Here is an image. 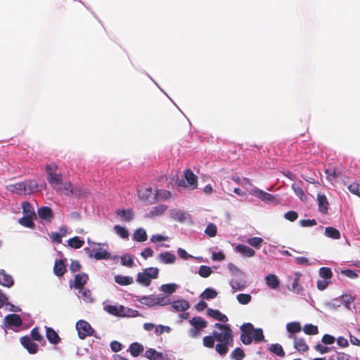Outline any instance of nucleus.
Wrapping results in <instances>:
<instances>
[{"instance_id":"obj_1","label":"nucleus","mask_w":360,"mask_h":360,"mask_svg":"<svg viewBox=\"0 0 360 360\" xmlns=\"http://www.w3.org/2000/svg\"><path fill=\"white\" fill-rule=\"evenodd\" d=\"M214 327L219 329L220 331L214 330L213 332L214 337L216 340L219 342L225 343H233V331L231 327L228 324H221L217 323L214 324Z\"/></svg>"},{"instance_id":"obj_2","label":"nucleus","mask_w":360,"mask_h":360,"mask_svg":"<svg viewBox=\"0 0 360 360\" xmlns=\"http://www.w3.org/2000/svg\"><path fill=\"white\" fill-rule=\"evenodd\" d=\"M188 323L191 328L188 330V335L193 339L199 338L202 330L207 326V322L201 316H194L188 321Z\"/></svg>"},{"instance_id":"obj_3","label":"nucleus","mask_w":360,"mask_h":360,"mask_svg":"<svg viewBox=\"0 0 360 360\" xmlns=\"http://www.w3.org/2000/svg\"><path fill=\"white\" fill-rule=\"evenodd\" d=\"M57 169L58 165L54 162L46 165L45 167L47 172V180L52 187L63 183V175L56 172Z\"/></svg>"},{"instance_id":"obj_4","label":"nucleus","mask_w":360,"mask_h":360,"mask_svg":"<svg viewBox=\"0 0 360 360\" xmlns=\"http://www.w3.org/2000/svg\"><path fill=\"white\" fill-rule=\"evenodd\" d=\"M184 178V179L178 181L179 186L191 187V189L197 188L198 178L191 169H187L185 170Z\"/></svg>"},{"instance_id":"obj_5","label":"nucleus","mask_w":360,"mask_h":360,"mask_svg":"<svg viewBox=\"0 0 360 360\" xmlns=\"http://www.w3.org/2000/svg\"><path fill=\"white\" fill-rule=\"evenodd\" d=\"M240 340L244 345H250L252 342L254 326L250 323H244L240 326Z\"/></svg>"},{"instance_id":"obj_6","label":"nucleus","mask_w":360,"mask_h":360,"mask_svg":"<svg viewBox=\"0 0 360 360\" xmlns=\"http://www.w3.org/2000/svg\"><path fill=\"white\" fill-rule=\"evenodd\" d=\"M139 301L146 306L153 307L155 305H166L169 303L168 300H166L165 297H160L155 295H150V296H143Z\"/></svg>"},{"instance_id":"obj_7","label":"nucleus","mask_w":360,"mask_h":360,"mask_svg":"<svg viewBox=\"0 0 360 360\" xmlns=\"http://www.w3.org/2000/svg\"><path fill=\"white\" fill-rule=\"evenodd\" d=\"M76 328L78 332V336L82 340L92 335L94 333V329L91 328V325L84 320H80L77 322Z\"/></svg>"},{"instance_id":"obj_8","label":"nucleus","mask_w":360,"mask_h":360,"mask_svg":"<svg viewBox=\"0 0 360 360\" xmlns=\"http://www.w3.org/2000/svg\"><path fill=\"white\" fill-rule=\"evenodd\" d=\"M22 346L27 349L30 354H35L37 352L38 346L33 342L28 336H23L20 338Z\"/></svg>"},{"instance_id":"obj_9","label":"nucleus","mask_w":360,"mask_h":360,"mask_svg":"<svg viewBox=\"0 0 360 360\" xmlns=\"http://www.w3.org/2000/svg\"><path fill=\"white\" fill-rule=\"evenodd\" d=\"M89 279L88 275L85 273L77 274L75 276L73 288L81 289L86 283Z\"/></svg>"},{"instance_id":"obj_10","label":"nucleus","mask_w":360,"mask_h":360,"mask_svg":"<svg viewBox=\"0 0 360 360\" xmlns=\"http://www.w3.org/2000/svg\"><path fill=\"white\" fill-rule=\"evenodd\" d=\"M6 326L19 327L22 325L20 316L16 314H11L5 317Z\"/></svg>"},{"instance_id":"obj_11","label":"nucleus","mask_w":360,"mask_h":360,"mask_svg":"<svg viewBox=\"0 0 360 360\" xmlns=\"http://www.w3.org/2000/svg\"><path fill=\"white\" fill-rule=\"evenodd\" d=\"M26 186L24 182H18L11 184L6 186L8 191L15 193L17 194H26Z\"/></svg>"},{"instance_id":"obj_12","label":"nucleus","mask_w":360,"mask_h":360,"mask_svg":"<svg viewBox=\"0 0 360 360\" xmlns=\"http://www.w3.org/2000/svg\"><path fill=\"white\" fill-rule=\"evenodd\" d=\"M39 217L49 222H51L53 219V214L52 210L49 207L44 206L38 210Z\"/></svg>"},{"instance_id":"obj_13","label":"nucleus","mask_w":360,"mask_h":360,"mask_svg":"<svg viewBox=\"0 0 360 360\" xmlns=\"http://www.w3.org/2000/svg\"><path fill=\"white\" fill-rule=\"evenodd\" d=\"M145 356L150 360H170L169 359L164 356L161 352L151 348L146 351Z\"/></svg>"},{"instance_id":"obj_14","label":"nucleus","mask_w":360,"mask_h":360,"mask_svg":"<svg viewBox=\"0 0 360 360\" xmlns=\"http://www.w3.org/2000/svg\"><path fill=\"white\" fill-rule=\"evenodd\" d=\"M207 314L209 316L213 318L215 320H217L221 322H227L228 321V317L222 314L220 311L218 309H214L212 308H209L207 310Z\"/></svg>"},{"instance_id":"obj_15","label":"nucleus","mask_w":360,"mask_h":360,"mask_svg":"<svg viewBox=\"0 0 360 360\" xmlns=\"http://www.w3.org/2000/svg\"><path fill=\"white\" fill-rule=\"evenodd\" d=\"M230 285L234 292L236 290H243L247 286V282L245 277L240 278H234L230 281Z\"/></svg>"},{"instance_id":"obj_16","label":"nucleus","mask_w":360,"mask_h":360,"mask_svg":"<svg viewBox=\"0 0 360 360\" xmlns=\"http://www.w3.org/2000/svg\"><path fill=\"white\" fill-rule=\"evenodd\" d=\"M67 271L66 266L62 259H56L53 266V273L56 276L60 277Z\"/></svg>"},{"instance_id":"obj_17","label":"nucleus","mask_w":360,"mask_h":360,"mask_svg":"<svg viewBox=\"0 0 360 360\" xmlns=\"http://www.w3.org/2000/svg\"><path fill=\"white\" fill-rule=\"evenodd\" d=\"M317 200L319 205V210L323 214H326L328 210V207L329 205L326 196L323 194L318 193Z\"/></svg>"},{"instance_id":"obj_18","label":"nucleus","mask_w":360,"mask_h":360,"mask_svg":"<svg viewBox=\"0 0 360 360\" xmlns=\"http://www.w3.org/2000/svg\"><path fill=\"white\" fill-rule=\"evenodd\" d=\"M294 340V347L299 352H307L309 349V347L305 342L304 338H299L295 335L290 336Z\"/></svg>"},{"instance_id":"obj_19","label":"nucleus","mask_w":360,"mask_h":360,"mask_svg":"<svg viewBox=\"0 0 360 360\" xmlns=\"http://www.w3.org/2000/svg\"><path fill=\"white\" fill-rule=\"evenodd\" d=\"M235 250L236 252H240L248 257H253L255 255V251L245 245L238 244L235 248Z\"/></svg>"},{"instance_id":"obj_20","label":"nucleus","mask_w":360,"mask_h":360,"mask_svg":"<svg viewBox=\"0 0 360 360\" xmlns=\"http://www.w3.org/2000/svg\"><path fill=\"white\" fill-rule=\"evenodd\" d=\"M159 259L163 264H174L176 257L169 252H165L159 255Z\"/></svg>"},{"instance_id":"obj_21","label":"nucleus","mask_w":360,"mask_h":360,"mask_svg":"<svg viewBox=\"0 0 360 360\" xmlns=\"http://www.w3.org/2000/svg\"><path fill=\"white\" fill-rule=\"evenodd\" d=\"M172 307L179 311H185L189 309L190 304L188 301L179 300L172 303Z\"/></svg>"},{"instance_id":"obj_22","label":"nucleus","mask_w":360,"mask_h":360,"mask_svg":"<svg viewBox=\"0 0 360 360\" xmlns=\"http://www.w3.org/2000/svg\"><path fill=\"white\" fill-rule=\"evenodd\" d=\"M115 281L120 285H129L134 283V279L131 276L117 275Z\"/></svg>"},{"instance_id":"obj_23","label":"nucleus","mask_w":360,"mask_h":360,"mask_svg":"<svg viewBox=\"0 0 360 360\" xmlns=\"http://www.w3.org/2000/svg\"><path fill=\"white\" fill-rule=\"evenodd\" d=\"M46 336L49 341L52 344H58L60 341V338L58 333L51 328L46 327Z\"/></svg>"},{"instance_id":"obj_24","label":"nucleus","mask_w":360,"mask_h":360,"mask_svg":"<svg viewBox=\"0 0 360 360\" xmlns=\"http://www.w3.org/2000/svg\"><path fill=\"white\" fill-rule=\"evenodd\" d=\"M265 281L266 285L271 289H276L279 285V280L274 274H269L266 276Z\"/></svg>"},{"instance_id":"obj_25","label":"nucleus","mask_w":360,"mask_h":360,"mask_svg":"<svg viewBox=\"0 0 360 360\" xmlns=\"http://www.w3.org/2000/svg\"><path fill=\"white\" fill-rule=\"evenodd\" d=\"M0 284L6 287H11L13 285V278L4 271H0Z\"/></svg>"},{"instance_id":"obj_26","label":"nucleus","mask_w":360,"mask_h":360,"mask_svg":"<svg viewBox=\"0 0 360 360\" xmlns=\"http://www.w3.org/2000/svg\"><path fill=\"white\" fill-rule=\"evenodd\" d=\"M133 238L137 242L146 241L148 238L146 231L142 228L136 229L133 234Z\"/></svg>"},{"instance_id":"obj_27","label":"nucleus","mask_w":360,"mask_h":360,"mask_svg":"<svg viewBox=\"0 0 360 360\" xmlns=\"http://www.w3.org/2000/svg\"><path fill=\"white\" fill-rule=\"evenodd\" d=\"M34 218L36 217L25 215L18 219V222L25 227L33 229L34 227Z\"/></svg>"},{"instance_id":"obj_28","label":"nucleus","mask_w":360,"mask_h":360,"mask_svg":"<svg viewBox=\"0 0 360 360\" xmlns=\"http://www.w3.org/2000/svg\"><path fill=\"white\" fill-rule=\"evenodd\" d=\"M136 281L145 286H148L150 284L151 278L149 277L148 273L143 271L137 274Z\"/></svg>"},{"instance_id":"obj_29","label":"nucleus","mask_w":360,"mask_h":360,"mask_svg":"<svg viewBox=\"0 0 360 360\" xmlns=\"http://www.w3.org/2000/svg\"><path fill=\"white\" fill-rule=\"evenodd\" d=\"M253 193L263 201H273L274 200V197L271 194L258 188L255 189Z\"/></svg>"},{"instance_id":"obj_30","label":"nucleus","mask_w":360,"mask_h":360,"mask_svg":"<svg viewBox=\"0 0 360 360\" xmlns=\"http://www.w3.org/2000/svg\"><path fill=\"white\" fill-rule=\"evenodd\" d=\"M143 351V347L138 343L133 342L129 346V352L132 356H138Z\"/></svg>"},{"instance_id":"obj_31","label":"nucleus","mask_w":360,"mask_h":360,"mask_svg":"<svg viewBox=\"0 0 360 360\" xmlns=\"http://www.w3.org/2000/svg\"><path fill=\"white\" fill-rule=\"evenodd\" d=\"M64 190L67 191L65 193V195H79V190L77 188H74L72 184L70 182H66L63 184V188H60V190Z\"/></svg>"},{"instance_id":"obj_32","label":"nucleus","mask_w":360,"mask_h":360,"mask_svg":"<svg viewBox=\"0 0 360 360\" xmlns=\"http://www.w3.org/2000/svg\"><path fill=\"white\" fill-rule=\"evenodd\" d=\"M325 235L328 237L331 238L333 239H340V231L331 226L326 227L325 229Z\"/></svg>"},{"instance_id":"obj_33","label":"nucleus","mask_w":360,"mask_h":360,"mask_svg":"<svg viewBox=\"0 0 360 360\" xmlns=\"http://www.w3.org/2000/svg\"><path fill=\"white\" fill-rule=\"evenodd\" d=\"M232 343L219 342L215 346L216 352L221 356L226 355L229 352V346Z\"/></svg>"},{"instance_id":"obj_34","label":"nucleus","mask_w":360,"mask_h":360,"mask_svg":"<svg viewBox=\"0 0 360 360\" xmlns=\"http://www.w3.org/2000/svg\"><path fill=\"white\" fill-rule=\"evenodd\" d=\"M68 244L71 248H73L75 249H79L84 245V241L83 240H81L79 237L75 236L72 238H70L68 240Z\"/></svg>"},{"instance_id":"obj_35","label":"nucleus","mask_w":360,"mask_h":360,"mask_svg":"<svg viewBox=\"0 0 360 360\" xmlns=\"http://www.w3.org/2000/svg\"><path fill=\"white\" fill-rule=\"evenodd\" d=\"M21 206L22 208L23 214L25 215L36 217V214L34 210V208L29 202H27V201L22 202Z\"/></svg>"},{"instance_id":"obj_36","label":"nucleus","mask_w":360,"mask_h":360,"mask_svg":"<svg viewBox=\"0 0 360 360\" xmlns=\"http://www.w3.org/2000/svg\"><path fill=\"white\" fill-rule=\"evenodd\" d=\"M302 181L300 182V184L294 183L292 184L291 188L293 190V191L295 192V193L296 194V195L301 200H303L304 198H305V195H304V191L302 189Z\"/></svg>"},{"instance_id":"obj_37","label":"nucleus","mask_w":360,"mask_h":360,"mask_svg":"<svg viewBox=\"0 0 360 360\" xmlns=\"http://www.w3.org/2000/svg\"><path fill=\"white\" fill-rule=\"evenodd\" d=\"M217 292L212 288H206L200 295V297L205 300L214 299L217 296Z\"/></svg>"},{"instance_id":"obj_38","label":"nucleus","mask_w":360,"mask_h":360,"mask_svg":"<svg viewBox=\"0 0 360 360\" xmlns=\"http://www.w3.org/2000/svg\"><path fill=\"white\" fill-rule=\"evenodd\" d=\"M117 214L121 217H123L125 221H129L134 217V212L132 210H121L116 212Z\"/></svg>"},{"instance_id":"obj_39","label":"nucleus","mask_w":360,"mask_h":360,"mask_svg":"<svg viewBox=\"0 0 360 360\" xmlns=\"http://www.w3.org/2000/svg\"><path fill=\"white\" fill-rule=\"evenodd\" d=\"M286 329L290 333H300L302 330L301 325L299 322H290L288 323L286 326Z\"/></svg>"},{"instance_id":"obj_40","label":"nucleus","mask_w":360,"mask_h":360,"mask_svg":"<svg viewBox=\"0 0 360 360\" xmlns=\"http://www.w3.org/2000/svg\"><path fill=\"white\" fill-rule=\"evenodd\" d=\"M94 257L96 259H108L110 258V253L108 252L106 250L103 248H99L94 254Z\"/></svg>"},{"instance_id":"obj_41","label":"nucleus","mask_w":360,"mask_h":360,"mask_svg":"<svg viewBox=\"0 0 360 360\" xmlns=\"http://www.w3.org/2000/svg\"><path fill=\"white\" fill-rule=\"evenodd\" d=\"M303 331L307 335H314L318 334L319 328L316 326H314L311 323H308L304 326Z\"/></svg>"},{"instance_id":"obj_42","label":"nucleus","mask_w":360,"mask_h":360,"mask_svg":"<svg viewBox=\"0 0 360 360\" xmlns=\"http://www.w3.org/2000/svg\"><path fill=\"white\" fill-rule=\"evenodd\" d=\"M253 340L257 342L265 341L264 335L263 334V330L262 328H254V332L252 333V340Z\"/></svg>"},{"instance_id":"obj_43","label":"nucleus","mask_w":360,"mask_h":360,"mask_svg":"<svg viewBox=\"0 0 360 360\" xmlns=\"http://www.w3.org/2000/svg\"><path fill=\"white\" fill-rule=\"evenodd\" d=\"M301 277L300 273H296L295 277L293 279L292 283V288L290 289L291 291L298 293L301 290L302 288L299 285V281Z\"/></svg>"},{"instance_id":"obj_44","label":"nucleus","mask_w":360,"mask_h":360,"mask_svg":"<svg viewBox=\"0 0 360 360\" xmlns=\"http://www.w3.org/2000/svg\"><path fill=\"white\" fill-rule=\"evenodd\" d=\"M270 352L276 354V355L279 356H285V352L283 351V349L282 346L279 344H272L269 347Z\"/></svg>"},{"instance_id":"obj_45","label":"nucleus","mask_w":360,"mask_h":360,"mask_svg":"<svg viewBox=\"0 0 360 360\" xmlns=\"http://www.w3.org/2000/svg\"><path fill=\"white\" fill-rule=\"evenodd\" d=\"M245 356V352L240 347L234 349L231 354V357L235 360H242Z\"/></svg>"},{"instance_id":"obj_46","label":"nucleus","mask_w":360,"mask_h":360,"mask_svg":"<svg viewBox=\"0 0 360 360\" xmlns=\"http://www.w3.org/2000/svg\"><path fill=\"white\" fill-rule=\"evenodd\" d=\"M177 285L175 283L163 284L161 290L166 294L171 295L176 291Z\"/></svg>"},{"instance_id":"obj_47","label":"nucleus","mask_w":360,"mask_h":360,"mask_svg":"<svg viewBox=\"0 0 360 360\" xmlns=\"http://www.w3.org/2000/svg\"><path fill=\"white\" fill-rule=\"evenodd\" d=\"M319 276L323 279L330 280L333 276V273L330 268L321 267L319 269Z\"/></svg>"},{"instance_id":"obj_48","label":"nucleus","mask_w":360,"mask_h":360,"mask_svg":"<svg viewBox=\"0 0 360 360\" xmlns=\"http://www.w3.org/2000/svg\"><path fill=\"white\" fill-rule=\"evenodd\" d=\"M263 242H264V240L260 237L250 238L247 240V243L250 245H251L255 248H259Z\"/></svg>"},{"instance_id":"obj_49","label":"nucleus","mask_w":360,"mask_h":360,"mask_svg":"<svg viewBox=\"0 0 360 360\" xmlns=\"http://www.w3.org/2000/svg\"><path fill=\"white\" fill-rule=\"evenodd\" d=\"M236 299L241 304H248L252 300V296L250 294L240 293L237 295Z\"/></svg>"},{"instance_id":"obj_50","label":"nucleus","mask_w":360,"mask_h":360,"mask_svg":"<svg viewBox=\"0 0 360 360\" xmlns=\"http://www.w3.org/2000/svg\"><path fill=\"white\" fill-rule=\"evenodd\" d=\"M121 263L123 266L127 267H132L134 264L133 257L128 255L121 256Z\"/></svg>"},{"instance_id":"obj_51","label":"nucleus","mask_w":360,"mask_h":360,"mask_svg":"<svg viewBox=\"0 0 360 360\" xmlns=\"http://www.w3.org/2000/svg\"><path fill=\"white\" fill-rule=\"evenodd\" d=\"M114 229L116 233L119 235L122 238H128L129 232L124 227H122L120 225H115Z\"/></svg>"},{"instance_id":"obj_52","label":"nucleus","mask_w":360,"mask_h":360,"mask_svg":"<svg viewBox=\"0 0 360 360\" xmlns=\"http://www.w3.org/2000/svg\"><path fill=\"white\" fill-rule=\"evenodd\" d=\"M215 338L213 335H207L203 338L202 344L205 347L212 348L214 346Z\"/></svg>"},{"instance_id":"obj_53","label":"nucleus","mask_w":360,"mask_h":360,"mask_svg":"<svg viewBox=\"0 0 360 360\" xmlns=\"http://www.w3.org/2000/svg\"><path fill=\"white\" fill-rule=\"evenodd\" d=\"M26 186V194L32 193L37 191V184L34 181H25Z\"/></svg>"},{"instance_id":"obj_54","label":"nucleus","mask_w":360,"mask_h":360,"mask_svg":"<svg viewBox=\"0 0 360 360\" xmlns=\"http://www.w3.org/2000/svg\"><path fill=\"white\" fill-rule=\"evenodd\" d=\"M212 273V271L211 268L208 266H205V265L200 266V267L199 269V271H198L199 275L202 278L209 277Z\"/></svg>"},{"instance_id":"obj_55","label":"nucleus","mask_w":360,"mask_h":360,"mask_svg":"<svg viewBox=\"0 0 360 360\" xmlns=\"http://www.w3.org/2000/svg\"><path fill=\"white\" fill-rule=\"evenodd\" d=\"M217 229L216 225L211 223L207 225V226L205 229V232L210 237H214L217 234Z\"/></svg>"},{"instance_id":"obj_56","label":"nucleus","mask_w":360,"mask_h":360,"mask_svg":"<svg viewBox=\"0 0 360 360\" xmlns=\"http://www.w3.org/2000/svg\"><path fill=\"white\" fill-rule=\"evenodd\" d=\"M146 273H148L151 279L157 278L159 274V269L156 267H148L144 269Z\"/></svg>"},{"instance_id":"obj_57","label":"nucleus","mask_w":360,"mask_h":360,"mask_svg":"<svg viewBox=\"0 0 360 360\" xmlns=\"http://www.w3.org/2000/svg\"><path fill=\"white\" fill-rule=\"evenodd\" d=\"M228 269L231 272L232 274L236 276L240 275L242 277H245V274L243 273L234 264L229 263L228 264Z\"/></svg>"},{"instance_id":"obj_58","label":"nucleus","mask_w":360,"mask_h":360,"mask_svg":"<svg viewBox=\"0 0 360 360\" xmlns=\"http://www.w3.org/2000/svg\"><path fill=\"white\" fill-rule=\"evenodd\" d=\"M78 292L82 295V297L85 300H89V301L92 300L91 292L89 289L84 288L83 287L81 289H78Z\"/></svg>"},{"instance_id":"obj_59","label":"nucleus","mask_w":360,"mask_h":360,"mask_svg":"<svg viewBox=\"0 0 360 360\" xmlns=\"http://www.w3.org/2000/svg\"><path fill=\"white\" fill-rule=\"evenodd\" d=\"M347 188L352 193H353L360 198L359 184H357L356 182L352 183L348 186Z\"/></svg>"},{"instance_id":"obj_60","label":"nucleus","mask_w":360,"mask_h":360,"mask_svg":"<svg viewBox=\"0 0 360 360\" xmlns=\"http://www.w3.org/2000/svg\"><path fill=\"white\" fill-rule=\"evenodd\" d=\"M341 274L344 276L349 278H356L358 277V274L352 269H343L341 270Z\"/></svg>"},{"instance_id":"obj_61","label":"nucleus","mask_w":360,"mask_h":360,"mask_svg":"<svg viewBox=\"0 0 360 360\" xmlns=\"http://www.w3.org/2000/svg\"><path fill=\"white\" fill-rule=\"evenodd\" d=\"M31 336L33 340L40 341L43 339L42 335L40 334L38 328H34L31 331Z\"/></svg>"},{"instance_id":"obj_62","label":"nucleus","mask_w":360,"mask_h":360,"mask_svg":"<svg viewBox=\"0 0 360 360\" xmlns=\"http://www.w3.org/2000/svg\"><path fill=\"white\" fill-rule=\"evenodd\" d=\"M298 217V214L295 211H288L285 214V218L290 221H295Z\"/></svg>"},{"instance_id":"obj_63","label":"nucleus","mask_w":360,"mask_h":360,"mask_svg":"<svg viewBox=\"0 0 360 360\" xmlns=\"http://www.w3.org/2000/svg\"><path fill=\"white\" fill-rule=\"evenodd\" d=\"M325 173L327 175V178L335 179L338 176V174L335 168L326 169Z\"/></svg>"},{"instance_id":"obj_64","label":"nucleus","mask_w":360,"mask_h":360,"mask_svg":"<svg viewBox=\"0 0 360 360\" xmlns=\"http://www.w3.org/2000/svg\"><path fill=\"white\" fill-rule=\"evenodd\" d=\"M335 341V337L333 335L325 334L322 338V342L326 345L333 344Z\"/></svg>"}]
</instances>
